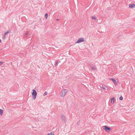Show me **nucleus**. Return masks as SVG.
<instances>
[{
  "instance_id": "4468645a",
  "label": "nucleus",
  "mask_w": 135,
  "mask_h": 135,
  "mask_svg": "<svg viewBox=\"0 0 135 135\" xmlns=\"http://www.w3.org/2000/svg\"><path fill=\"white\" fill-rule=\"evenodd\" d=\"M91 18L93 19H95L96 20H97V19L95 17L93 16H92L91 17Z\"/></svg>"
},
{
  "instance_id": "0eeeda50",
  "label": "nucleus",
  "mask_w": 135,
  "mask_h": 135,
  "mask_svg": "<svg viewBox=\"0 0 135 135\" xmlns=\"http://www.w3.org/2000/svg\"><path fill=\"white\" fill-rule=\"evenodd\" d=\"M135 6V4H132L129 5V7L130 8H133Z\"/></svg>"
},
{
  "instance_id": "9b49d317",
  "label": "nucleus",
  "mask_w": 135,
  "mask_h": 135,
  "mask_svg": "<svg viewBox=\"0 0 135 135\" xmlns=\"http://www.w3.org/2000/svg\"><path fill=\"white\" fill-rule=\"evenodd\" d=\"M96 67H93V66L92 65V66L91 67V69L92 70H96Z\"/></svg>"
},
{
  "instance_id": "b1692460",
  "label": "nucleus",
  "mask_w": 135,
  "mask_h": 135,
  "mask_svg": "<svg viewBox=\"0 0 135 135\" xmlns=\"http://www.w3.org/2000/svg\"><path fill=\"white\" fill-rule=\"evenodd\" d=\"M57 20H59V19H57Z\"/></svg>"
},
{
  "instance_id": "2eb2a0df",
  "label": "nucleus",
  "mask_w": 135,
  "mask_h": 135,
  "mask_svg": "<svg viewBox=\"0 0 135 135\" xmlns=\"http://www.w3.org/2000/svg\"><path fill=\"white\" fill-rule=\"evenodd\" d=\"M119 99L120 100H122L123 99V97L122 96H120V97H119Z\"/></svg>"
},
{
  "instance_id": "412c9836",
  "label": "nucleus",
  "mask_w": 135,
  "mask_h": 135,
  "mask_svg": "<svg viewBox=\"0 0 135 135\" xmlns=\"http://www.w3.org/2000/svg\"><path fill=\"white\" fill-rule=\"evenodd\" d=\"M10 30H8V31H6L7 32H8V33H9L10 32Z\"/></svg>"
},
{
  "instance_id": "39448f33",
  "label": "nucleus",
  "mask_w": 135,
  "mask_h": 135,
  "mask_svg": "<svg viewBox=\"0 0 135 135\" xmlns=\"http://www.w3.org/2000/svg\"><path fill=\"white\" fill-rule=\"evenodd\" d=\"M61 117L62 120L65 122V117L64 115H62Z\"/></svg>"
},
{
  "instance_id": "ddd939ff",
  "label": "nucleus",
  "mask_w": 135,
  "mask_h": 135,
  "mask_svg": "<svg viewBox=\"0 0 135 135\" xmlns=\"http://www.w3.org/2000/svg\"><path fill=\"white\" fill-rule=\"evenodd\" d=\"M58 61H56L55 62V63L54 64V65L55 66H56L57 64Z\"/></svg>"
},
{
  "instance_id": "a211bd4d",
  "label": "nucleus",
  "mask_w": 135,
  "mask_h": 135,
  "mask_svg": "<svg viewBox=\"0 0 135 135\" xmlns=\"http://www.w3.org/2000/svg\"><path fill=\"white\" fill-rule=\"evenodd\" d=\"M28 31H27L25 33V35H26V36H27V35L28 34Z\"/></svg>"
},
{
  "instance_id": "423d86ee",
  "label": "nucleus",
  "mask_w": 135,
  "mask_h": 135,
  "mask_svg": "<svg viewBox=\"0 0 135 135\" xmlns=\"http://www.w3.org/2000/svg\"><path fill=\"white\" fill-rule=\"evenodd\" d=\"M100 87L101 88H102L104 90H105L106 89V87L105 86L102 85L100 86Z\"/></svg>"
},
{
  "instance_id": "5701e85b",
  "label": "nucleus",
  "mask_w": 135,
  "mask_h": 135,
  "mask_svg": "<svg viewBox=\"0 0 135 135\" xmlns=\"http://www.w3.org/2000/svg\"><path fill=\"white\" fill-rule=\"evenodd\" d=\"M1 39H0V43H1Z\"/></svg>"
},
{
  "instance_id": "9d476101",
  "label": "nucleus",
  "mask_w": 135,
  "mask_h": 135,
  "mask_svg": "<svg viewBox=\"0 0 135 135\" xmlns=\"http://www.w3.org/2000/svg\"><path fill=\"white\" fill-rule=\"evenodd\" d=\"M3 114V110L0 109V115H2Z\"/></svg>"
},
{
  "instance_id": "6e6552de",
  "label": "nucleus",
  "mask_w": 135,
  "mask_h": 135,
  "mask_svg": "<svg viewBox=\"0 0 135 135\" xmlns=\"http://www.w3.org/2000/svg\"><path fill=\"white\" fill-rule=\"evenodd\" d=\"M111 79L112 80L113 82L115 84H117V81L115 80L114 79H113V78H112Z\"/></svg>"
},
{
  "instance_id": "20e7f679",
  "label": "nucleus",
  "mask_w": 135,
  "mask_h": 135,
  "mask_svg": "<svg viewBox=\"0 0 135 135\" xmlns=\"http://www.w3.org/2000/svg\"><path fill=\"white\" fill-rule=\"evenodd\" d=\"M66 92V90L65 89L62 90L60 94V96L61 97H64L65 95Z\"/></svg>"
},
{
  "instance_id": "7ed1b4c3",
  "label": "nucleus",
  "mask_w": 135,
  "mask_h": 135,
  "mask_svg": "<svg viewBox=\"0 0 135 135\" xmlns=\"http://www.w3.org/2000/svg\"><path fill=\"white\" fill-rule=\"evenodd\" d=\"M84 38H80L78 40L76 41L75 42V44L81 42H83L84 41Z\"/></svg>"
},
{
  "instance_id": "1a4fd4ad",
  "label": "nucleus",
  "mask_w": 135,
  "mask_h": 135,
  "mask_svg": "<svg viewBox=\"0 0 135 135\" xmlns=\"http://www.w3.org/2000/svg\"><path fill=\"white\" fill-rule=\"evenodd\" d=\"M114 97L112 98L111 99V102L113 103H114Z\"/></svg>"
},
{
  "instance_id": "f03ea898",
  "label": "nucleus",
  "mask_w": 135,
  "mask_h": 135,
  "mask_svg": "<svg viewBox=\"0 0 135 135\" xmlns=\"http://www.w3.org/2000/svg\"><path fill=\"white\" fill-rule=\"evenodd\" d=\"M103 129H104L105 131L107 132H109L111 129L110 128L106 126H103Z\"/></svg>"
},
{
  "instance_id": "aec40b11",
  "label": "nucleus",
  "mask_w": 135,
  "mask_h": 135,
  "mask_svg": "<svg viewBox=\"0 0 135 135\" xmlns=\"http://www.w3.org/2000/svg\"><path fill=\"white\" fill-rule=\"evenodd\" d=\"M3 63V62H0V66L2 65Z\"/></svg>"
},
{
  "instance_id": "dca6fc26",
  "label": "nucleus",
  "mask_w": 135,
  "mask_h": 135,
  "mask_svg": "<svg viewBox=\"0 0 135 135\" xmlns=\"http://www.w3.org/2000/svg\"><path fill=\"white\" fill-rule=\"evenodd\" d=\"M47 94V93L46 91H45L44 93V96L46 95Z\"/></svg>"
},
{
  "instance_id": "4be33fe9",
  "label": "nucleus",
  "mask_w": 135,
  "mask_h": 135,
  "mask_svg": "<svg viewBox=\"0 0 135 135\" xmlns=\"http://www.w3.org/2000/svg\"><path fill=\"white\" fill-rule=\"evenodd\" d=\"M51 135H54L53 134H52L51 133ZM51 135V134H49L48 135Z\"/></svg>"
},
{
  "instance_id": "f8f14e48",
  "label": "nucleus",
  "mask_w": 135,
  "mask_h": 135,
  "mask_svg": "<svg viewBox=\"0 0 135 135\" xmlns=\"http://www.w3.org/2000/svg\"><path fill=\"white\" fill-rule=\"evenodd\" d=\"M45 18L46 19L47 18V17L48 16V14L47 13H46L45 15Z\"/></svg>"
},
{
  "instance_id": "6ab92c4d",
  "label": "nucleus",
  "mask_w": 135,
  "mask_h": 135,
  "mask_svg": "<svg viewBox=\"0 0 135 135\" xmlns=\"http://www.w3.org/2000/svg\"><path fill=\"white\" fill-rule=\"evenodd\" d=\"M6 38V35H4V36L3 37V39H5Z\"/></svg>"
},
{
  "instance_id": "f3484780",
  "label": "nucleus",
  "mask_w": 135,
  "mask_h": 135,
  "mask_svg": "<svg viewBox=\"0 0 135 135\" xmlns=\"http://www.w3.org/2000/svg\"><path fill=\"white\" fill-rule=\"evenodd\" d=\"M8 33V32H7L6 31L4 33V35H6Z\"/></svg>"
},
{
  "instance_id": "f257e3e1",
  "label": "nucleus",
  "mask_w": 135,
  "mask_h": 135,
  "mask_svg": "<svg viewBox=\"0 0 135 135\" xmlns=\"http://www.w3.org/2000/svg\"><path fill=\"white\" fill-rule=\"evenodd\" d=\"M32 91V99H33L35 100L36 98L37 93L35 89H33Z\"/></svg>"
}]
</instances>
